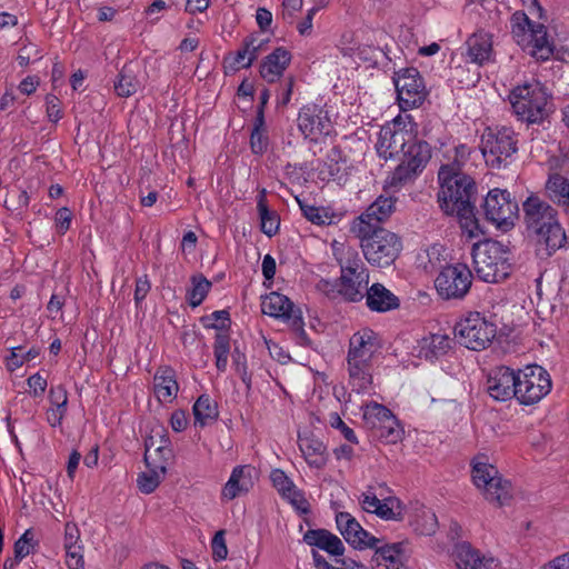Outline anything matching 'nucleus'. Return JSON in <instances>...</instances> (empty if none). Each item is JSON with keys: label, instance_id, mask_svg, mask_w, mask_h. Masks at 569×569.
I'll use <instances>...</instances> for the list:
<instances>
[{"label": "nucleus", "instance_id": "1", "mask_svg": "<svg viewBox=\"0 0 569 569\" xmlns=\"http://www.w3.org/2000/svg\"><path fill=\"white\" fill-rule=\"evenodd\" d=\"M440 190L438 201L441 209L450 216L465 219L462 228L469 237H478L477 222L469 218L472 214L471 197L475 192V181L468 174L453 172L449 166H441L438 172Z\"/></svg>", "mask_w": 569, "mask_h": 569}, {"label": "nucleus", "instance_id": "2", "mask_svg": "<svg viewBox=\"0 0 569 569\" xmlns=\"http://www.w3.org/2000/svg\"><path fill=\"white\" fill-rule=\"evenodd\" d=\"M522 207L527 230L536 237L539 246H545L547 256L561 248L566 234L558 221L557 211L536 196L528 197Z\"/></svg>", "mask_w": 569, "mask_h": 569}, {"label": "nucleus", "instance_id": "3", "mask_svg": "<svg viewBox=\"0 0 569 569\" xmlns=\"http://www.w3.org/2000/svg\"><path fill=\"white\" fill-rule=\"evenodd\" d=\"M509 101L515 114L528 123H541L552 112L551 96L536 80L515 87Z\"/></svg>", "mask_w": 569, "mask_h": 569}, {"label": "nucleus", "instance_id": "4", "mask_svg": "<svg viewBox=\"0 0 569 569\" xmlns=\"http://www.w3.org/2000/svg\"><path fill=\"white\" fill-rule=\"evenodd\" d=\"M472 261L477 277L485 282L502 281L511 272L510 252L499 241L489 240L475 244Z\"/></svg>", "mask_w": 569, "mask_h": 569}, {"label": "nucleus", "instance_id": "5", "mask_svg": "<svg viewBox=\"0 0 569 569\" xmlns=\"http://www.w3.org/2000/svg\"><path fill=\"white\" fill-rule=\"evenodd\" d=\"M471 479L475 487L490 503L503 506L512 497L510 481L503 479L498 469L490 463L485 455H478L471 460Z\"/></svg>", "mask_w": 569, "mask_h": 569}, {"label": "nucleus", "instance_id": "6", "mask_svg": "<svg viewBox=\"0 0 569 569\" xmlns=\"http://www.w3.org/2000/svg\"><path fill=\"white\" fill-rule=\"evenodd\" d=\"M511 34L521 49L537 60H548L553 53V43L547 28L533 23L526 13L517 11L511 17Z\"/></svg>", "mask_w": 569, "mask_h": 569}, {"label": "nucleus", "instance_id": "7", "mask_svg": "<svg viewBox=\"0 0 569 569\" xmlns=\"http://www.w3.org/2000/svg\"><path fill=\"white\" fill-rule=\"evenodd\" d=\"M355 236L360 241L366 260L372 266H390L402 250V242L398 234L385 228L366 230V234Z\"/></svg>", "mask_w": 569, "mask_h": 569}, {"label": "nucleus", "instance_id": "8", "mask_svg": "<svg viewBox=\"0 0 569 569\" xmlns=\"http://www.w3.org/2000/svg\"><path fill=\"white\" fill-rule=\"evenodd\" d=\"M261 311L287 323L297 345L305 347L310 343L305 330L302 312L287 296L276 291L266 295L261 300Z\"/></svg>", "mask_w": 569, "mask_h": 569}, {"label": "nucleus", "instance_id": "9", "mask_svg": "<svg viewBox=\"0 0 569 569\" xmlns=\"http://www.w3.org/2000/svg\"><path fill=\"white\" fill-rule=\"evenodd\" d=\"M460 345L473 351L487 349L497 336V325L478 311L468 312L455 327Z\"/></svg>", "mask_w": 569, "mask_h": 569}, {"label": "nucleus", "instance_id": "10", "mask_svg": "<svg viewBox=\"0 0 569 569\" xmlns=\"http://www.w3.org/2000/svg\"><path fill=\"white\" fill-rule=\"evenodd\" d=\"M480 150L489 167H506L518 150L515 131L508 127L487 128L481 136Z\"/></svg>", "mask_w": 569, "mask_h": 569}, {"label": "nucleus", "instance_id": "11", "mask_svg": "<svg viewBox=\"0 0 569 569\" xmlns=\"http://www.w3.org/2000/svg\"><path fill=\"white\" fill-rule=\"evenodd\" d=\"M401 153L400 163L387 179V184L391 188H398L413 180L422 172L431 158L430 146L425 141H417L415 138Z\"/></svg>", "mask_w": 569, "mask_h": 569}, {"label": "nucleus", "instance_id": "12", "mask_svg": "<svg viewBox=\"0 0 569 569\" xmlns=\"http://www.w3.org/2000/svg\"><path fill=\"white\" fill-rule=\"evenodd\" d=\"M549 373L540 366H528L517 371L516 399L520 405L531 406L539 402L551 390Z\"/></svg>", "mask_w": 569, "mask_h": 569}, {"label": "nucleus", "instance_id": "13", "mask_svg": "<svg viewBox=\"0 0 569 569\" xmlns=\"http://www.w3.org/2000/svg\"><path fill=\"white\" fill-rule=\"evenodd\" d=\"M482 208L486 219L502 231L510 230L518 219V203L506 189L490 190L485 198Z\"/></svg>", "mask_w": 569, "mask_h": 569}, {"label": "nucleus", "instance_id": "14", "mask_svg": "<svg viewBox=\"0 0 569 569\" xmlns=\"http://www.w3.org/2000/svg\"><path fill=\"white\" fill-rule=\"evenodd\" d=\"M472 273L468 266L456 263L445 267L435 280L438 295L446 300L462 299L470 290Z\"/></svg>", "mask_w": 569, "mask_h": 569}, {"label": "nucleus", "instance_id": "15", "mask_svg": "<svg viewBox=\"0 0 569 569\" xmlns=\"http://www.w3.org/2000/svg\"><path fill=\"white\" fill-rule=\"evenodd\" d=\"M395 87L401 109H413L423 103L428 91L420 72L416 68H405L395 73Z\"/></svg>", "mask_w": 569, "mask_h": 569}, {"label": "nucleus", "instance_id": "16", "mask_svg": "<svg viewBox=\"0 0 569 569\" xmlns=\"http://www.w3.org/2000/svg\"><path fill=\"white\" fill-rule=\"evenodd\" d=\"M409 119L410 129L399 118L392 126L382 127L378 134L376 149L381 158L389 159L400 154L405 148L413 140V126Z\"/></svg>", "mask_w": 569, "mask_h": 569}, {"label": "nucleus", "instance_id": "17", "mask_svg": "<svg viewBox=\"0 0 569 569\" xmlns=\"http://www.w3.org/2000/svg\"><path fill=\"white\" fill-rule=\"evenodd\" d=\"M297 121L302 136L313 142L320 141L333 131V123L329 112L317 104L302 107Z\"/></svg>", "mask_w": 569, "mask_h": 569}, {"label": "nucleus", "instance_id": "18", "mask_svg": "<svg viewBox=\"0 0 569 569\" xmlns=\"http://www.w3.org/2000/svg\"><path fill=\"white\" fill-rule=\"evenodd\" d=\"M392 197L380 196L363 213L355 218L350 224L352 234H366V230H378L379 223L387 220L395 209Z\"/></svg>", "mask_w": 569, "mask_h": 569}, {"label": "nucleus", "instance_id": "19", "mask_svg": "<svg viewBox=\"0 0 569 569\" xmlns=\"http://www.w3.org/2000/svg\"><path fill=\"white\" fill-rule=\"evenodd\" d=\"M380 349L378 333L369 328H362L351 336L346 359L373 363Z\"/></svg>", "mask_w": 569, "mask_h": 569}, {"label": "nucleus", "instance_id": "20", "mask_svg": "<svg viewBox=\"0 0 569 569\" xmlns=\"http://www.w3.org/2000/svg\"><path fill=\"white\" fill-rule=\"evenodd\" d=\"M336 523L345 540L356 549H372L379 543V539L365 530L349 512L337 513Z\"/></svg>", "mask_w": 569, "mask_h": 569}, {"label": "nucleus", "instance_id": "21", "mask_svg": "<svg viewBox=\"0 0 569 569\" xmlns=\"http://www.w3.org/2000/svg\"><path fill=\"white\" fill-rule=\"evenodd\" d=\"M488 395L496 401H508L516 398L517 371L505 367L491 369L487 376Z\"/></svg>", "mask_w": 569, "mask_h": 569}, {"label": "nucleus", "instance_id": "22", "mask_svg": "<svg viewBox=\"0 0 569 569\" xmlns=\"http://www.w3.org/2000/svg\"><path fill=\"white\" fill-rule=\"evenodd\" d=\"M361 508L369 513H375L382 520H401L402 505L396 497L379 499L372 487H369L359 497Z\"/></svg>", "mask_w": 569, "mask_h": 569}, {"label": "nucleus", "instance_id": "23", "mask_svg": "<svg viewBox=\"0 0 569 569\" xmlns=\"http://www.w3.org/2000/svg\"><path fill=\"white\" fill-rule=\"evenodd\" d=\"M461 56L466 62L482 67L493 61L492 36L483 30L477 31L468 37L462 46Z\"/></svg>", "mask_w": 569, "mask_h": 569}, {"label": "nucleus", "instance_id": "24", "mask_svg": "<svg viewBox=\"0 0 569 569\" xmlns=\"http://www.w3.org/2000/svg\"><path fill=\"white\" fill-rule=\"evenodd\" d=\"M257 471L250 465L236 466L221 490V499L231 501L247 495L254 486Z\"/></svg>", "mask_w": 569, "mask_h": 569}, {"label": "nucleus", "instance_id": "25", "mask_svg": "<svg viewBox=\"0 0 569 569\" xmlns=\"http://www.w3.org/2000/svg\"><path fill=\"white\" fill-rule=\"evenodd\" d=\"M332 256L340 267V274H355L368 271L356 248L345 241L333 240L330 243Z\"/></svg>", "mask_w": 569, "mask_h": 569}, {"label": "nucleus", "instance_id": "26", "mask_svg": "<svg viewBox=\"0 0 569 569\" xmlns=\"http://www.w3.org/2000/svg\"><path fill=\"white\" fill-rule=\"evenodd\" d=\"M347 361L348 385L357 393H370L373 390V363L363 360Z\"/></svg>", "mask_w": 569, "mask_h": 569}, {"label": "nucleus", "instance_id": "27", "mask_svg": "<svg viewBox=\"0 0 569 569\" xmlns=\"http://www.w3.org/2000/svg\"><path fill=\"white\" fill-rule=\"evenodd\" d=\"M456 566L457 569H495L497 561L470 543L462 542L456 547Z\"/></svg>", "mask_w": 569, "mask_h": 569}, {"label": "nucleus", "instance_id": "28", "mask_svg": "<svg viewBox=\"0 0 569 569\" xmlns=\"http://www.w3.org/2000/svg\"><path fill=\"white\" fill-rule=\"evenodd\" d=\"M153 392L161 403H172L179 392L176 371L168 366L160 367L153 377Z\"/></svg>", "mask_w": 569, "mask_h": 569}, {"label": "nucleus", "instance_id": "29", "mask_svg": "<svg viewBox=\"0 0 569 569\" xmlns=\"http://www.w3.org/2000/svg\"><path fill=\"white\" fill-rule=\"evenodd\" d=\"M159 439L154 436L146 440L144 461L147 466L163 467L167 471V466L173 457V451L169 438L166 435L157 433Z\"/></svg>", "mask_w": 569, "mask_h": 569}, {"label": "nucleus", "instance_id": "30", "mask_svg": "<svg viewBox=\"0 0 569 569\" xmlns=\"http://www.w3.org/2000/svg\"><path fill=\"white\" fill-rule=\"evenodd\" d=\"M369 283V271L339 277L338 292L348 301L359 302L365 298Z\"/></svg>", "mask_w": 569, "mask_h": 569}, {"label": "nucleus", "instance_id": "31", "mask_svg": "<svg viewBox=\"0 0 569 569\" xmlns=\"http://www.w3.org/2000/svg\"><path fill=\"white\" fill-rule=\"evenodd\" d=\"M452 340L446 333H431L418 340L415 350L419 358L435 360L445 356L451 348Z\"/></svg>", "mask_w": 569, "mask_h": 569}, {"label": "nucleus", "instance_id": "32", "mask_svg": "<svg viewBox=\"0 0 569 569\" xmlns=\"http://www.w3.org/2000/svg\"><path fill=\"white\" fill-rule=\"evenodd\" d=\"M291 58L290 51L286 48H276L264 58L260 67L261 77L268 82L277 81L290 64Z\"/></svg>", "mask_w": 569, "mask_h": 569}, {"label": "nucleus", "instance_id": "33", "mask_svg": "<svg viewBox=\"0 0 569 569\" xmlns=\"http://www.w3.org/2000/svg\"><path fill=\"white\" fill-rule=\"evenodd\" d=\"M375 549V560L379 569H408L403 542L377 545Z\"/></svg>", "mask_w": 569, "mask_h": 569}, {"label": "nucleus", "instance_id": "34", "mask_svg": "<svg viewBox=\"0 0 569 569\" xmlns=\"http://www.w3.org/2000/svg\"><path fill=\"white\" fill-rule=\"evenodd\" d=\"M366 305L371 311L388 312L399 307V298L381 283H373L365 295Z\"/></svg>", "mask_w": 569, "mask_h": 569}, {"label": "nucleus", "instance_id": "35", "mask_svg": "<svg viewBox=\"0 0 569 569\" xmlns=\"http://www.w3.org/2000/svg\"><path fill=\"white\" fill-rule=\"evenodd\" d=\"M303 541L332 556H342L345 546L341 539L326 529H310L303 535Z\"/></svg>", "mask_w": 569, "mask_h": 569}, {"label": "nucleus", "instance_id": "36", "mask_svg": "<svg viewBox=\"0 0 569 569\" xmlns=\"http://www.w3.org/2000/svg\"><path fill=\"white\" fill-rule=\"evenodd\" d=\"M298 445L305 460L311 468L321 469L326 466L327 448L322 441L313 437L299 436Z\"/></svg>", "mask_w": 569, "mask_h": 569}, {"label": "nucleus", "instance_id": "37", "mask_svg": "<svg viewBox=\"0 0 569 569\" xmlns=\"http://www.w3.org/2000/svg\"><path fill=\"white\" fill-rule=\"evenodd\" d=\"M300 209L307 220L317 226H330L341 221L342 213L330 207H316L299 201Z\"/></svg>", "mask_w": 569, "mask_h": 569}, {"label": "nucleus", "instance_id": "38", "mask_svg": "<svg viewBox=\"0 0 569 569\" xmlns=\"http://www.w3.org/2000/svg\"><path fill=\"white\" fill-rule=\"evenodd\" d=\"M194 425L204 427L214 421L218 416L217 403L208 395H201L192 407Z\"/></svg>", "mask_w": 569, "mask_h": 569}, {"label": "nucleus", "instance_id": "39", "mask_svg": "<svg viewBox=\"0 0 569 569\" xmlns=\"http://www.w3.org/2000/svg\"><path fill=\"white\" fill-rule=\"evenodd\" d=\"M257 209L260 218L261 231L268 237L274 236L280 226L279 216L276 211L269 210L266 202V190H261L258 200Z\"/></svg>", "mask_w": 569, "mask_h": 569}, {"label": "nucleus", "instance_id": "40", "mask_svg": "<svg viewBox=\"0 0 569 569\" xmlns=\"http://www.w3.org/2000/svg\"><path fill=\"white\" fill-rule=\"evenodd\" d=\"M141 87L140 80L137 78L132 67L126 64L118 74L114 82V91L119 97L128 98L134 94Z\"/></svg>", "mask_w": 569, "mask_h": 569}, {"label": "nucleus", "instance_id": "41", "mask_svg": "<svg viewBox=\"0 0 569 569\" xmlns=\"http://www.w3.org/2000/svg\"><path fill=\"white\" fill-rule=\"evenodd\" d=\"M262 47V41H258L254 37L244 40L243 47L237 51L233 57L232 67L234 69L249 68L257 59Z\"/></svg>", "mask_w": 569, "mask_h": 569}, {"label": "nucleus", "instance_id": "42", "mask_svg": "<svg viewBox=\"0 0 569 569\" xmlns=\"http://www.w3.org/2000/svg\"><path fill=\"white\" fill-rule=\"evenodd\" d=\"M269 144L268 130L263 111L260 109L256 116L253 129L250 136V147L253 153L262 154Z\"/></svg>", "mask_w": 569, "mask_h": 569}, {"label": "nucleus", "instance_id": "43", "mask_svg": "<svg viewBox=\"0 0 569 569\" xmlns=\"http://www.w3.org/2000/svg\"><path fill=\"white\" fill-rule=\"evenodd\" d=\"M471 148L467 144H456L449 147L443 152V162L441 166H449L453 172H461L462 167L470 158Z\"/></svg>", "mask_w": 569, "mask_h": 569}, {"label": "nucleus", "instance_id": "44", "mask_svg": "<svg viewBox=\"0 0 569 569\" xmlns=\"http://www.w3.org/2000/svg\"><path fill=\"white\" fill-rule=\"evenodd\" d=\"M362 409L366 425L372 431L378 429L392 415V412L387 407L378 402H369L363 406Z\"/></svg>", "mask_w": 569, "mask_h": 569}, {"label": "nucleus", "instance_id": "45", "mask_svg": "<svg viewBox=\"0 0 569 569\" xmlns=\"http://www.w3.org/2000/svg\"><path fill=\"white\" fill-rule=\"evenodd\" d=\"M211 282L202 274L191 277V288L187 292L189 305L193 308L200 306L211 289Z\"/></svg>", "mask_w": 569, "mask_h": 569}, {"label": "nucleus", "instance_id": "46", "mask_svg": "<svg viewBox=\"0 0 569 569\" xmlns=\"http://www.w3.org/2000/svg\"><path fill=\"white\" fill-rule=\"evenodd\" d=\"M149 470L138 476V488L142 493L153 492L160 485L167 471L163 467L148 466Z\"/></svg>", "mask_w": 569, "mask_h": 569}, {"label": "nucleus", "instance_id": "47", "mask_svg": "<svg viewBox=\"0 0 569 569\" xmlns=\"http://www.w3.org/2000/svg\"><path fill=\"white\" fill-rule=\"evenodd\" d=\"M375 436L386 443H397L402 439L403 429L392 413L385 423L375 431Z\"/></svg>", "mask_w": 569, "mask_h": 569}, {"label": "nucleus", "instance_id": "48", "mask_svg": "<svg viewBox=\"0 0 569 569\" xmlns=\"http://www.w3.org/2000/svg\"><path fill=\"white\" fill-rule=\"evenodd\" d=\"M546 188L551 198L569 206V179L555 173L547 181Z\"/></svg>", "mask_w": 569, "mask_h": 569}, {"label": "nucleus", "instance_id": "49", "mask_svg": "<svg viewBox=\"0 0 569 569\" xmlns=\"http://www.w3.org/2000/svg\"><path fill=\"white\" fill-rule=\"evenodd\" d=\"M230 352L229 337L224 333H218L213 343V353L216 358V367L218 371L224 372L228 366Z\"/></svg>", "mask_w": 569, "mask_h": 569}, {"label": "nucleus", "instance_id": "50", "mask_svg": "<svg viewBox=\"0 0 569 569\" xmlns=\"http://www.w3.org/2000/svg\"><path fill=\"white\" fill-rule=\"evenodd\" d=\"M41 59L39 47L29 41V39L20 40V48L18 50L17 61L20 67H27L32 62Z\"/></svg>", "mask_w": 569, "mask_h": 569}, {"label": "nucleus", "instance_id": "51", "mask_svg": "<svg viewBox=\"0 0 569 569\" xmlns=\"http://www.w3.org/2000/svg\"><path fill=\"white\" fill-rule=\"evenodd\" d=\"M443 247L439 243L431 244L422 250L418 259L425 269L436 268L442 260Z\"/></svg>", "mask_w": 569, "mask_h": 569}, {"label": "nucleus", "instance_id": "52", "mask_svg": "<svg viewBox=\"0 0 569 569\" xmlns=\"http://www.w3.org/2000/svg\"><path fill=\"white\" fill-rule=\"evenodd\" d=\"M63 548L66 552L83 549L80 530L74 522H67L64 525Z\"/></svg>", "mask_w": 569, "mask_h": 569}, {"label": "nucleus", "instance_id": "53", "mask_svg": "<svg viewBox=\"0 0 569 569\" xmlns=\"http://www.w3.org/2000/svg\"><path fill=\"white\" fill-rule=\"evenodd\" d=\"M270 480L281 497L290 492L297 486L281 469H273L270 472Z\"/></svg>", "mask_w": 569, "mask_h": 569}, {"label": "nucleus", "instance_id": "54", "mask_svg": "<svg viewBox=\"0 0 569 569\" xmlns=\"http://www.w3.org/2000/svg\"><path fill=\"white\" fill-rule=\"evenodd\" d=\"M33 533L27 529L23 535L14 542V557L18 561L26 558L33 550Z\"/></svg>", "mask_w": 569, "mask_h": 569}, {"label": "nucleus", "instance_id": "55", "mask_svg": "<svg viewBox=\"0 0 569 569\" xmlns=\"http://www.w3.org/2000/svg\"><path fill=\"white\" fill-rule=\"evenodd\" d=\"M287 500L299 513L307 515L310 512V505L306 499L303 492L297 487L282 497Z\"/></svg>", "mask_w": 569, "mask_h": 569}, {"label": "nucleus", "instance_id": "56", "mask_svg": "<svg viewBox=\"0 0 569 569\" xmlns=\"http://www.w3.org/2000/svg\"><path fill=\"white\" fill-rule=\"evenodd\" d=\"M49 401L50 407L54 410H61L67 412V406H68V392L66 388L61 385H58L56 387H51L49 390Z\"/></svg>", "mask_w": 569, "mask_h": 569}, {"label": "nucleus", "instance_id": "57", "mask_svg": "<svg viewBox=\"0 0 569 569\" xmlns=\"http://www.w3.org/2000/svg\"><path fill=\"white\" fill-rule=\"evenodd\" d=\"M329 422L332 428H335L341 432V435L343 436V438L347 441L355 443V445L358 443V438H357L355 431L345 423V421L340 418V416L338 413H331Z\"/></svg>", "mask_w": 569, "mask_h": 569}, {"label": "nucleus", "instance_id": "58", "mask_svg": "<svg viewBox=\"0 0 569 569\" xmlns=\"http://www.w3.org/2000/svg\"><path fill=\"white\" fill-rule=\"evenodd\" d=\"M30 395L34 398H40L44 395L48 387L47 379L40 373H34L27 379Z\"/></svg>", "mask_w": 569, "mask_h": 569}, {"label": "nucleus", "instance_id": "59", "mask_svg": "<svg viewBox=\"0 0 569 569\" xmlns=\"http://www.w3.org/2000/svg\"><path fill=\"white\" fill-rule=\"evenodd\" d=\"M212 555L216 560H224L228 556V548L222 530L216 532L211 541Z\"/></svg>", "mask_w": 569, "mask_h": 569}, {"label": "nucleus", "instance_id": "60", "mask_svg": "<svg viewBox=\"0 0 569 569\" xmlns=\"http://www.w3.org/2000/svg\"><path fill=\"white\" fill-rule=\"evenodd\" d=\"M151 289V283L147 274L139 277L136 280V288H134V303L137 308L141 306L146 297L148 296L149 291Z\"/></svg>", "mask_w": 569, "mask_h": 569}, {"label": "nucleus", "instance_id": "61", "mask_svg": "<svg viewBox=\"0 0 569 569\" xmlns=\"http://www.w3.org/2000/svg\"><path fill=\"white\" fill-rule=\"evenodd\" d=\"M6 367L9 371H16L26 363V358L22 355V348H12L4 358Z\"/></svg>", "mask_w": 569, "mask_h": 569}, {"label": "nucleus", "instance_id": "62", "mask_svg": "<svg viewBox=\"0 0 569 569\" xmlns=\"http://www.w3.org/2000/svg\"><path fill=\"white\" fill-rule=\"evenodd\" d=\"M46 108H47V116L50 121L58 122L62 118L60 100L56 96L48 94L46 97Z\"/></svg>", "mask_w": 569, "mask_h": 569}, {"label": "nucleus", "instance_id": "63", "mask_svg": "<svg viewBox=\"0 0 569 569\" xmlns=\"http://www.w3.org/2000/svg\"><path fill=\"white\" fill-rule=\"evenodd\" d=\"M54 220L58 232L64 234L71 226L72 213L67 207H62L57 211Z\"/></svg>", "mask_w": 569, "mask_h": 569}, {"label": "nucleus", "instance_id": "64", "mask_svg": "<svg viewBox=\"0 0 569 569\" xmlns=\"http://www.w3.org/2000/svg\"><path fill=\"white\" fill-rule=\"evenodd\" d=\"M539 569H569V551L555 557Z\"/></svg>", "mask_w": 569, "mask_h": 569}]
</instances>
